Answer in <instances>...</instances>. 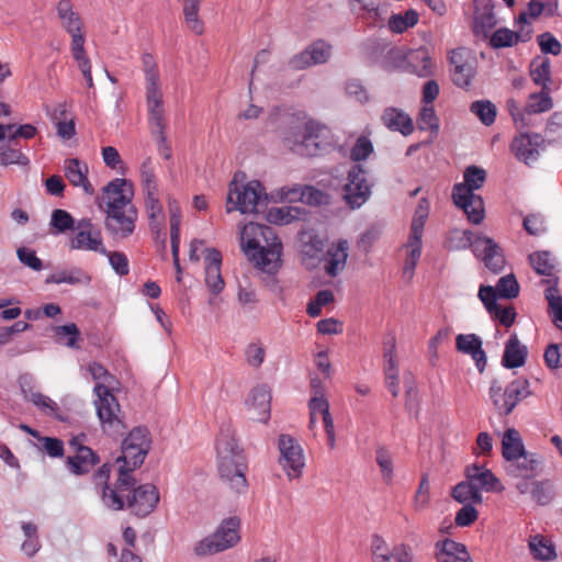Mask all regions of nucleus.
<instances>
[{"label": "nucleus", "mask_w": 562, "mask_h": 562, "mask_svg": "<svg viewBox=\"0 0 562 562\" xmlns=\"http://www.w3.org/2000/svg\"><path fill=\"white\" fill-rule=\"evenodd\" d=\"M278 464L289 481L299 480L305 468V454L301 443L291 435L281 434L278 438Z\"/></svg>", "instance_id": "9d476101"}, {"label": "nucleus", "mask_w": 562, "mask_h": 562, "mask_svg": "<svg viewBox=\"0 0 562 562\" xmlns=\"http://www.w3.org/2000/svg\"><path fill=\"white\" fill-rule=\"evenodd\" d=\"M543 359L546 366L551 370H557L561 368L562 364V350L561 345L559 344H550L543 353Z\"/></svg>", "instance_id": "338daca9"}, {"label": "nucleus", "mask_w": 562, "mask_h": 562, "mask_svg": "<svg viewBox=\"0 0 562 562\" xmlns=\"http://www.w3.org/2000/svg\"><path fill=\"white\" fill-rule=\"evenodd\" d=\"M381 120L387 128L401 132L405 136L412 134L414 130L412 119L395 108L385 109Z\"/></svg>", "instance_id": "2f4dec72"}, {"label": "nucleus", "mask_w": 562, "mask_h": 562, "mask_svg": "<svg viewBox=\"0 0 562 562\" xmlns=\"http://www.w3.org/2000/svg\"><path fill=\"white\" fill-rule=\"evenodd\" d=\"M531 498L540 506H546L554 498V488L549 481H537L531 483Z\"/></svg>", "instance_id": "de8ad7c7"}, {"label": "nucleus", "mask_w": 562, "mask_h": 562, "mask_svg": "<svg viewBox=\"0 0 562 562\" xmlns=\"http://www.w3.org/2000/svg\"><path fill=\"white\" fill-rule=\"evenodd\" d=\"M98 462V456L85 445L76 448L75 456L67 459L70 471L77 475L89 472Z\"/></svg>", "instance_id": "c85d7f7f"}, {"label": "nucleus", "mask_w": 562, "mask_h": 562, "mask_svg": "<svg viewBox=\"0 0 562 562\" xmlns=\"http://www.w3.org/2000/svg\"><path fill=\"white\" fill-rule=\"evenodd\" d=\"M266 200L265 188L259 181L252 180L241 187L236 181H232L226 200V212L237 210L243 214L257 213L258 206Z\"/></svg>", "instance_id": "0eeeda50"}, {"label": "nucleus", "mask_w": 562, "mask_h": 562, "mask_svg": "<svg viewBox=\"0 0 562 562\" xmlns=\"http://www.w3.org/2000/svg\"><path fill=\"white\" fill-rule=\"evenodd\" d=\"M303 212L297 206L271 207L267 213V221L276 225H285L299 220Z\"/></svg>", "instance_id": "a19ab883"}, {"label": "nucleus", "mask_w": 562, "mask_h": 562, "mask_svg": "<svg viewBox=\"0 0 562 562\" xmlns=\"http://www.w3.org/2000/svg\"><path fill=\"white\" fill-rule=\"evenodd\" d=\"M527 355V347L519 341L516 335H513L505 345L502 363L508 369L522 367Z\"/></svg>", "instance_id": "c756f323"}, {"label": "nucleus", "mask_w": 562, "mask_h": 562, "mask_svg": "<svg viewBox=\"0 0 562 562\" xmlns=\"http://www.w3.org/2000/svg\"><path fill=\"white\" fill-rule=\"evenodd\" d=\"M498 296L503 299H515L519 294V284L513 273L502 277L495 286Z\"/></svg>", "instance_id": "6e6d98bb"}, {"label": "nucleus", "mask_w": 562, "mask_h": 562, "mask_svg": "<svg viewBox=\"0 0 562 562\" xmlns=\"http://www.w3.org/2000/svg\"><path fill=\"white\" fill-rule=\"evenodd\" d=\"M90 277L81 269L63 270L47 277L46 283H69V284H87Z\"/></svg>", "instance_id": "79ce46f5"}, {"label": "nucleus", "mask_w": 562, "mask_h": 562, "mask_svg": "<svg viewBox=\"0 0 562 562\" xmlns=\"http://www.w3.org/2000/svg\"><path fill=\"white\" fill-rule=\"evenodd\" d=\"M546 147V139L537 133H519L510 143V151L515 158L527 166L533 165Z\"/></svg>", "instance_id": "ddd939ff"}, {"label": "nucleus", "mask_w": 562, "mask_h": 562, "mask_svg": "<svg viewBox=\"0 0 562 562\" xmlns=\"http://www.w3.org/2000/svg\"><path fill=\"white\" fill-rule=\"evenodd\" d=\"M525 450L519 432L514 428H508L502 439V454L506 462L512 459L524 454Z\"/></svg>", "instance_id": "f704fd0d"}, {"label": "nucleus", "mask_w": 562, "mask_h": 562, "mask_svg": "<svg viewBox=\"0 0 562 562\" xmlns=\"http://www.w3.org/2000/svg\"><path fill=\"white\" fill-rule=\"evenodd\" d=\"M552 108V100L548 94V90H542L540 93H533L529 97L526 105V113L528 119L531 114L549 111Z\"/></svg>", "instance_id": "3c124183"}, {"label": "nucleus", "mask_w": 562, "mask_h": 562, "mask_svg": "<svg viewBox=\"0 0 562 562\" xmlns=\"http://www.w3.org/2000/svg\"><path fill=\"white\" fill-rule=\"evenodd\" d=\"M140 180L145 192L158 193L155 168L150 158H147L140 166Z\"/></svg>", "instance_id": "052dcab7"}, {"label": "nucleus", "mask_w": 562, "mask_h": 562, "mask_svg": "<svg viewBox=\"0 0 562 562\" xmlns=\"http://www.w3.org/2000/svg\"><path fill=\"white\" fill-rule=\"evenodd\" d=\"M75 234L69 239V248L71 250H88L99 254H106L103 246L101 234L93 229V224L89 218L80 220L76 227Z\"/></svg>", "instance_id": "4468645a"}, {"label": "nucleus", "mask_w": 562, "mask_h": 562, "mask_svg": "<svg viewBox=\"0 0 562 562\" xmlns=\"http://www.w3.org/2000/svg\"><path fill=\"white\" fill-rule=\"evenodd\" d=\"M240 239L244 251L258 269L268 274L280 269L282 245L271 227L250 222L241 229Z\"/></svg>", "instance_id": "f03ea898"}, {"label": "nucleus", "mask_w": 562, "mask_h": 562, "mask_svg": "<svg viewBox=\"0 0 562 562\" xmlns=\"http://www.w3.org/2000/svg\"><path fill=\"white\" fill-rule=\"evenodd\" d=\"M52 331L58 344H63L72 349L79 348L80 330L75 323L54 326Z\"/></svg>", "instance_id": "4c0bfd02"}, {"label": "nucleus", "mask_w": 562, "mask_h": 562, "mask_svg": "<svg viewBox=\"0 0 562 562\" xmlns=\"http://www.w3.org/2000/svg\"><path fill=\"white\" fill-rule=\"evenodd\" d=\"M57 13L64 29L68 33L81 31L82 23L79 15L74 11L69 0H60L57 5Z\"/></svg>", "instance_id": "e433bc0d"}, {"label": "nucleus", "mask_w": 562, "mask_h": 562, "mask_svg": "<svg viewBox=\"0 0 562 562\" xmlns=\"http://www.w3.org/2000/svg\"><path fill=\"white\" fill-rule=\"evenodd\" d=\"M372 151L373 145L371 140L366 136H361L353 145L350 157L353 161H361L367 159L372 154Z\"/></svg>", "instance_id": "69168bd1"}, {"label": "nucleus", "mask_w": 562, "mask_h": 562, "mask_svg": "<svg viewBox=\"0 0 562 562\" xmlns=\"http://www.w3.org/2000/svg\"><path fill=\"white\" fill-rule=\"evenodd\" d=\"M528 549L535 560L551 561L557 558L554 544L542 535L530 536Z\"/></svg>", "instance_id": "72a5a7b5"}, {"label": "nucleus", "mask_w": 562, "mask_h": 562, "mask_svg": "<svg viewBox=\"0 0 562 562\" xmlns=\"http://www.w3.org/2000/svg\"><path fill=\"white\" fill-rule=\"evenodd\" d=\"M249 417L259 423H267L270 418L271 394L266 385H258L251 390L246 401Z\"/></svg>", "instance_id": "f3484780"}, {"label": "nucleus", "mask_w": 562, "mask_h": 562, "mask_svg": "<svg viewBox=\"0 0 562 562\" xmlns=\"http://www.w3.org/2000/svg\"><path fill=\"white\" fill-rule=\"evenodd\" d=\"M529 261L538 274L552 277L555 271V262L549 251H536L529 255Z\"/></svg>", "instance_id": "37998d69"}, {"label": "nucleus", "mask_w": 562, "mask_h": 562, "mask_svg": "<svg viewBox=\"0 0 562 562\" xmlns=\"http://www.w3.org/2000/svg\"><path fill=\"white\" fill-rule=\"evenodd\" d=\"M146 104L151 135H158L161 138L167 124L160 88L146 89Z\"/></svg>", "instance_id": "a211bd4d"}, {"label": "nucleus", "mask_w": 562, "mask_h": 562, "mask_svg": "<svg viewBox=\"0 0 562 562\" xmlns=\"http://www.w3.org/2000/svg\"><path fill=\"white\" fill-rule=\"evenodd\" d=\"M133 485L124 491H119V477L116 479L114 490L105 488L103 492V503L113 510L124 508L125 501L127 507L137 516L145 517L149 515L159 502V492L154 484L146 483L135 486Z\"/></svg>", "instance_id": "20e7f679"}, {"label": "nucleus", "mask_w": 562, "mask_h": 562, "mask_svg": "<svg viewBox=\"0 0 562 562\" xmlns=\"http://www.w3.org/2000/svg\"><path fill=\"white\" fill-rule=\"evenodd\" d=\"M473 252L481 257L485 267L498 273L505 266V258L501 247L490 237L476 236L473 245Z\"/></svg>", "instance_id": "dca6fc26"}, {"label": "nucleus", "mask_w": 562, "mask_h": 562, "mask_svg": "<svg viewBox=\"0 0 562 562\" xmlns=\"http://www.w3.org/2000/svg\"><path fill=\"white\" fill-rule=\"evenodd\" d=\"M203 252L205 254V284L213 294H218L225 286L221 274L222 255L215 248H205Z\"/></svg>", "instance_id": "412c9836"}, {"label": "nucleus", "mask_w": 562, "mask_h": 562, "mask_svg": "<svg viewBox=\"0 0 562 562\" xmlns=\"http://www.w3.org/2000/svg\"><path fill=\"white\" fill-rule=\"evenodd\" d=\"M216 457L222 483L235 495L245 494L248 491L247 458L237 439L228 431H222L217 439Z\"/></svg>", "instance_id": "7ed1b4c3"}, {"label": "nucleus", "mask_w": 562, "mask_h": 562, "mask_svg": "<svg viewBox=\"0 0 562 562\" xmlns=\"http://www.w3.org/2000/svg\"><path fill=\"white\" fill-rule=\"evenodd\" d=\"M539 460L535 454L525 452L507 462L506 471L514 477L529 479L536 474Z\"/></svg>", "instance_id": "cd10ccee"}, {"label": "nucleus", "mask_w": 562, "mask_h": 562, "mask_svg": "<svg viewBox=\"0 0 562 562\" xmlns=\"http://www.w3.org/2000/svg\"><path fill=\"white\" fill-rule=\"evenodd\" d=\"M418 22L415 10H407L404 14H393L389 20V27L394 33H403Z\"/></svg>", "instance_id": "09e8293b"}, {"label": "nucleus", "mask_w": 562, "mask_h": 562, "mask_svg": "<svg viewBox=\"0 0 562 562\" xmlns=\"http://www.w3.org/2000/svg\"><path fill=\"white\" fill-rule=\"evenodd\" d=\"M133 184L116 178L103 188V204L100 207L105 213L104 227L115 240L130 237L135 229L138 212L133 204Z\"/></svg>", "instance_id": "f257e3e1"}, {"label": "nucleus", "mask_w": 562, "mask_h": 562, "mask_svg": "<svg viewBox=\"0 0 562 562\" xmlns=\"http://www.w3.org/2000/svg\"><path fill=\"white\" fill-rule=\"evenodd\" d=\"M551 65L547 57H537L530 64V76L532 81L542 87V90H549Z\"/></svg>", "instance_id": "ea45409f"}, {"label": "nucleus", "mask_w": 562, "mask_h": 562, "mask_svg": "<svg viewBox=\"0 0 562 562\" xmlns=\"http://www.w3.org/2000/svg\"><path fill=\"white\" fill-rule=\"evenodd\" d=\"M63 171L67 180L77 188H81L88 195L94 194V188L88 179V165L78 158H68L64 161Z\"/></svg>", "instance_id": "5701e85b"}, {"label": "nucleus", "mask_w": 562, "mask_h": 562, "mask_svg": "<svg viewBox=\"0 0 562 562\" xmlns=\"http://www.w3.org/2000/svg\"><path fill=\"white\" fill-rule=\"evenodd\" d=\"M458 351L470 355L475 361L476 368L483 372L486 367V355L482 349V340L475 334H460L456 338Z\"/></svg>", "instance_id": "b1692460"}, {"label": "nucleus", "mask_w": 562, "mask_h": 562, "mask_svg": "<svg viewBox=\"0 0 562 562\" xmlns=\"http://www.w3.org/2000/svg\"><path fill=\"white\" fill-rule=\"evenodd\" d=\"M452 497L460 504L473 503L481 504L483 497L481 493H477L471 482L467 479L458 483L452 490Z\"/></svg>", "instance_id": "c03bdc74"}, {"label": "nucleus", "mask_w": 562, "mask_h": 562, "mask_svg": "<svg viewBox=\"0 0 562 562\" xmlns=\"http://www.w3.org/2000/svg\"><path fill=\"white\" fill-rule=\"evenodd\" d=\"M145 206L150 223L160 224L159 220L162 218V205L159 202L158 193H151V191H147Z\"/></svg>", "instance_id": "e2e57ef3"}, {"label": "nucleus", "mask_w": 562, "mask_h": 562, "mask_svg": "<svg viewBox=\"0 0 562 562\" xmlns=\"http://www.w3.org/2000/svg\"><path fill=\"white\" fill-rule=\"evenodd\" d=\"M549 305V314L554 325L562 329V296L555 285H550L544 292Z\"/></svg>", "instance_id": "49530a36"}, {"label": "nucleus", "mask_w": 562, "mask_h": 562, "mask_svg": "<svg viewBox=\"0 0 562 562\" xmlns=\"http://www.w3.org/2000/svg\"><path fill=\"white\" fill-rule=\"evenodd\" d=\"M239 526L240 520L236 517L224 520L215 532L203 538L195 544L193 549L195 555H212L237 544L240 540L238 533Z\"/></svg>", "instance_id": "6e6552de"}, {"label": "nucleus", "mask_w": 562, "mask_h": 562, "mask_svg": "<svg viewBox=\"0 0 562 562\" xmlns=\"http://www.w3.org/2000/svg\"><path fill=\"white\" fill-rule=\"evenodd\" d=\"M310 415L319 414L324 423L328 446L334 449L336 446L335 425L329 412V403L325 395L312 396L308 403Z\"/></svg>", "instance_id": "393cba45"}, {"label": "nucleus", "mask_w": 562, "mask_h": 562, "mask_svg": "<svg viewBox=\"0 0 562 562\" xmlns=\"http://www.w3.org/2000/svg\"><path fill=\"white\" fill-rule=\"evenodd\" d=\"M531 27L528 25L527 30L522 27L519 32H514L508 29H498L491 36L490 44L494 48L510 47L518 42H526L531 36Z\"/></svg>", "instance_id": "7c9ffc66"}, {"label": "nucleus", "mask_w": 562, "mask_h": 562, "mask_svg": "<svg viewBox=\"0 0 562 562\" xmlns=\"http://www.w3.org/2000/svg\"><path fill=\"white\" fill-rule=\"evenodd\" d=\"M375 453H376L375 460H376V463H378V465L380 468V471H381V474H382V479L384 480V482H386L389 484L393 480V459H392V454L383 446L378 447Z\"/></svg>", "instance_id": "864d4df0"}, {"label": "nucleus", "mask_w": 562, "mask_h": 562, "mask_svg": "<svg viewBox=\"0 0 562 562\" xmlns=\"http://www.w3.org/2000/svg\"><path fill=\"white\" fill-rule=\"evenodd\" d=\"M93 391L97 396L94 406L103 430L110 434H120L124 429V425L116 397L104 383H95Z\"/></svg>", "instance_id": "1a4fd4ad"}, {"label": "nucleus", "mask_w": 562, "mask_h": 562, "mask_svg": "<svg viewBox=\"0 0 562 562\" xmlns=\"http://www.w3.org/2000/svg\"><path fill=\"white\" fill-rule=\"evenodd\" d=\"M488 394H490V398L493 403L495 411L499 415H509L508 406H507V398L505 397L506 389L503 390L502 384L499 383L498 380H493L491 382Z\"/></svg>", "instance_id": "603ef678"}, {"label": "nucleus", "mask_w": 562, "mask_h": 562, "mask_svg": "<svg viewBox=\"0 0 562 562\" xmlns=\"http://www.w3.org/2000/svg\"><path fill=\"white\" fill-rule=\"evenodd\" d=\"M322 191L311 186H294L284 192V199L290 202L302 201L306 204L318 205L324 201Z\"/></svg>", "instance_id": "473e14b6"}, {"label": "nucleus", "mask_w": 562, "mask_h": 562, "mask_svg": "<svg viewBox=\"0 0 562 562\" xmlns=\"http://www.w3.org/2000/svg\"><path fill=\"white\" fill-rule=\"evenodd\" d=\"M464 182L453 187L452 199L454 204L463 210L472 224H480L484 220L483 199L475 194L485 182L486 172L476 166H469L464 171Z\"/></svg>", "instance_id": "423d86ee"}, {"label": "nucleus", "mask_w": 562, "mask_h": 562, "mask_svg": "<svg viewBox=\"0 0 562 562\" xmlns=\"http://www.w3.org/2000/svg\"><path fill=\"white\" fill-rule=\"evenodd\" d=\"M436 559L437 562H471L465 546L451 539L436 543Z\"/></svg>", "instance_id": "a878e982"}, {"label": "nucleus", "mask_w": 562, "mask_h": 562, "mask_svg": "<svg viewBox=\"0 0 562 562\" xmlns=\"http://www.w3.org/2000/svg\"><path fill=\"white\" fill-rule=\"evenodd\" d=\"M366 170L356 165L348 171L347 183L344 188V199L351 209L363 205L371 195V186L366 177Z\"/></svg>", "instance_id": "f8f14e48"}, {"label": "nucleus", "mask_w": 562, "mask_h": 562, "mask_svg": "<svg viewBox=\"0 0 562 562\" xmlns=\"http://www.w3.org/2000/svg\"><path fill=\"white\" fill-rule=\"evenodd\" d=\"M417 124L419 130H430L435 133L439 130V121L434 110V106L425 105L419 113L417 119Z\"/></svg>", "instance_id": "680f3d73"}, {"label": "nucleus", "mask_w": 562, "mask_h": 562, "mask_svg": "<svg viewBox=\"0 0 562 562\" xmlns=\"http://www.w3.org/2000/svg\"><path fill=\"white\" fill-rule=\"evenodd\" d=\"M50 226L56 233H65L71 228H75V218L71 214L65 210L56 209L52 212Z\"/></svg>", "instance_id": "5fc2aeb1"}, {"label": "nucleus", "mask_w": 562, "mask_h": 562, "mask_svg": "<svg viewBox=\"0 0 562 562\" xmlns=\"http://www.w3.org/2000/svg\"><path fill=\"white\" fill-rule=\"evenodd\" d=\"M16 255L19 260L26 267L40 271L43 267L42 260L36 256L35 251L26 248V247H20L16 250Z\"/></svg>", "instance_id": "774afa93"}, {"label": "nucleus", "mask_w": 562, "mask_h": 562, "mask_svg": "<svg viewBox=\"0 0 562 562\" xmlns=\"http://www.w3.org/2000/svg\"><path fill=\"white\" fill-rule=\"evenodd\" d=\"M496 25V18L491 7L485 5L475 11L473 32L476 36L487 37L490 31Z\"/></svg>", "instance_id": "c9c22d12"}, {"label": "nucleus", "mask_w": 562, "mask_h": 562, "mask_svg": "<svg viewBox=\"0 0 562 562\" xmlns=\"http://www.w3.org/2000/svg\"><path fill=\"white\" fill-rule=\"evenodd\" d=\"M449 59L452 66V81L459 87L469 86L474 75V66L469 52L464 48L453 49Z\"/></svg>", "instance_id": "6ab92c4d"}, {"label": "nucleus", "mask_w": 562, "mask_h": 562, "mask_svg": "<svg viewBox=\"0 0 562 562\" xmlns=\"http://www.w3.org/2000/svg\"><path fill=\"white\" fill-rule=\"evenodd\" d=\"M150 446L146 428L136 427L122 442V454L117 457L119 491L130 488L134 483L132 472L140 467Z\"/></svg>", "instance_id": "39448f33"}, {"label": "nucleus", "mask_w": 562, "mask_h": 562, "mask_svg": "<svg viewBox=\"0 0 562 562\" xmlns=\"http://www.w3.org/2000/svg\"><path fill=\"white\" fill-rule=\"evenodd\" d=\"M465 477L471 482L477 493L485 492H502L504 486L499 480L485 467L472 464L465 469Z\"/></svg>", "instance_id": "4be33fe9"}, {"label": "nucleus", "mask_w": 562, "mask_h": 562, "mask_svg": "<svg viewBox=\"0 0 562 562\" xmlns=\"http://www.w3.org/2000/svg\"><path fill=\"white\" fill-rule=\"evenodd\" d=\"M429 214V203L426 199H420L415 210L411 225V234L423 235L424 226Z\"/></svg>", "instance_id": "4d7b16f0"}, {"label": "nucleus", "mask_w": 562, "mask_h": 562, "mask_svg": "<svg viewBox=\"0 0 562 562\" xmlns=\"http://www.w3.org/2000/svg\"><path fill=\"white\" fill-rule=\"evenodd\" d=\"M142 61L146 79V89L160 88L159 74L154 57L150 54H144Z\"/></svg>", "instance_id": "13d9d810"}, {"label": "nucleus", "mask_w": 562, "mask_h": 562, "mask_svg": "<svg viewBox=\"0 0 562 562\" xmlns=\"http://www.w3.org/2000/svg\"><path fill=\"white\" fill-rule=\"evenodd\" d=\"M470 110L486 126L492 125L496 117V106L488 100L474 101Z\"/></svg>", "instance_id": "8fccbe9b"}, {"label": "nucleus", "mask_w": 562, "mask_h": 562, "mask_svg": "<svg viewBox=\"0 0 562 562\" xmlns=\"http://www.w3.org/2000/svg\"><path fill=\"white\" fill-rule=\"evenodd\" d=\"M325 131L324 126L313 121L305 123L299 131L293 133L290 139L291 150L300 156H317L325 145L323 139Z\"/></svg>", "instance_id": "9b49d317"}, {"label": "nucleus", "mask_w": 562, "mask_h": 562, "mask_svg": "<svg viewBox=\"0 0 562 562\" xmlns=\"http://www.w3.org/2000/svg\"><path fill=\"white\" fill-rule=\"evenodd\" d=\"M430 501V485L428 475L424 474L422 476L419 486L416 491L415 497H414V508L416 512L425 510Z\"/></svg>", "instance_id": "bf43d9fd"}, {"label": "nucleus", "mask_w": 562, "mask_h": 562, "mask_svg": "<svg viewBox=\"0 0 562 562\" xmlns=\"http://www.w3.org/2000/svg\"><path fill=\"white\" fill-rule=\"evenodd\" d=\"M531 394L529 390V382L525 379H518L513 382H510L506 386V395L507 398V406H508V414L513 412V409L516 407V405L522 401L524 398H527Z\"/></svg>", "instance_id": "58836bf2"}, {"label": "nucleus", "mask_w": 562, "mask_h": 562, "mask_svg": "<svg viewBox=\"0 0 562 562\" xmlns=\"http://www.w3.org/2000/svg\"><path fill=\"white\" fill-rule=\"evenodd\" d=\"M203 0H183V15L189 29L195 34L203 33V23L199 19L200 3Z\"/></svg>", "instance_id": "a18cd8bd"}, {"label": "nucleus", "mask_w": 562, "mask_h": 562, "mask_svg": "<svg viewBox=\"0 0 562 562\" xmlns=\"http://www.w3.org/2000/svg\"><path fill=\"white\" fill-rule=\"evenodd\" d=\"M331 55V46L319 40L312 43L301 53L294 55L289 60V66L293 70H302L314 65L326 63Z\"/></svg>", "instance_id": "2eb2a0df"}, {"label": "nucleus", "mask_w": 562, "mask_h": 562, "mask_svg": "<svg viewBox=\"0 0 562 562\" xmlns=\"http://www.w3.org/2000/svg\"><path fill=\"white\" fill-rule=\"evenodd\" d=\"M246 361L252 368H259L266 358V349L261 342H251L247 346Z\"/></svg>", "instance_id": "0e129e2a"}, {"label": "nucleus", "mask_w": 562, "mask_h": 562, "mask_svg": "<svg viewBox=\"0 0 562 562\" xmlns=\"http://www.w3.org/2000/svg\"><path fill=\"white\" fill-rule=\"evenodd\" d=\"M349 244L347 240H339L328 248L325 255V271L335 277L344 270L348 258Z\"/></svg>", "instance_id": "bb28decb"}, {"label": "nucleus", "mask_w": 562, "mask_h": 562, "mask_svg": "<svg viewBox=\"0 0 562 562\" xmlns=\"http://www.w3.org/2000/svg\"><path fill=\"white\" fill-rule=\"evenodd\" d=\"M384 374L387 390L394 397L400 394V381H398V363L396 359V340L394 336H390L384 341Z\"/></svg>", "instance_id": "aec40b11"}]
</instances>
